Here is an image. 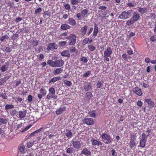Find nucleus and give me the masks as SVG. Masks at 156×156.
Segmentation results:
<instances>
[{
	"instance_id": "1",
	"label": "nucleus",
	"mask_w": 156,
	"mask_h": 156,
	"mask_svg": "<svg viewBox=\"0 0 156 156\" xmlns=\"http://www.w3.org/2000/svg\"><path fill=\"white\" fill-rule=\"evenodd\" d=\"M47 63L53 67H61L64 65V62L62 59H60L56 60L55 61L52 60H48Z\"/></svg>"
},
{
	"instance_id": "2",
	"label": "nucleus",
	"mask_w": 156,
	"mask_h": 156,
	"mask_svg": "<svg viewBox=\"0 0 156 156\" xmlns=\"http://www.w3.org/2000/svg\"><path fill=\"white\" fill-rule=\"evenodd\" d=\"M140 14L137 11H135L133 12L132 17L129 20L126 21V25L128 26L131 24H133L135 22L138 21L140 19Z\"/></svg>"
},
{
	"instance_id": "3",
	"label": "nucleus",
	"mask_w": 156,
	"mask_h": 156,
	"mask_svg": "<svg viewBox=\"0 0 156 156\" xmlns=\"http://www.w3.org/2000/svg\"><path fill=\"white\" fill-rule=\"evenodd\" d=\"M112 53V50L110 47H108L104 52V58L105 61L109 62L110 59L108 57H111Z\"/></svg>"
},
{
	"instance_id": "4",
	"label": "nucleus",
	"mask_w": 156,
	"mask_h": 156,
	"mask_svg": "<svg viewBox=\"0 0 156 156\" xmlns=\"http://www.w3.org/2000/svg\"><path fill=\"white\" fill-rule=\"evenodd\" d=\"M66 39L69 40L68 44L69 45H74L76 42V37L73 34H70L69 36L66 37Z\"/></svg>"
},
{
	"instance_id": "5",
	"label": "nucleus",
	"mask_w": 156,
	"mask_h": 156,
	"mask_svg": "<svg viewBox=\"0 0 156 156\" xmlns=\"http://www.w3.org/2000/svg\"><path fill=\"white\" fill-rule=\"evenodd\" d=\"M83 122L84 124H86L88 125H91L94 124V120L90 118L84 119L83 120Z\"/></svg>"
},
{
	"instance_id": "6",
	"label": "nucleus",
	"mask_w": 156,
	"mask_h": 156,
	"mask_svg": "<svg viewBox=\"0 0 156 156\" xmlns=\"http://www.w3.org/2000/svg\"><path fill=\"white\" fill-rule=\"evenodd\" d=\"M130 12L123 11L119 16V18L121 19H127L130 16Z\"/></svg>"
},
{
	"instance_id": "7",
	"label": "nucleus",
	"mask_w": 156,
	"mask_h": 156,
	"mask_svg": "<svg viewBox=\"0 0 156 156\" xmlns=\"http://www.w3.org/2000/svg\"><path fill=\"white\" fill-rule=\"evenodd\" d=\"M73 147L76 149H80L81 146L80 142L78 140H72V141Z\"/></svg>"
},
{
	"instance_id": "8",
	"label": "nucleus",
	"mask_w": 156,
	"mask_h": 156,
	"mask_svg": "<svg viewBox=\"0 0 156 156\" xmlns=\"http://www.w3.org/2000/svg\"><path fill=\"white\" fill-rule=\"evenodd\" d=\"M58 45L55 43H50L49 44L47 48L48 51H50L51 49H57L58 48Z\"/></svg>"
},
{
	"instance_id": "9",
	"label": "nucleus",
	"mask_w": 156,
	"mask_h": 156,
	"mask_svg": "<svg viewBox=\"0 0 156 156\" xmlns=\"http://www.w3.org/2000/svg\"><path fill=\"white\" fill-rule=\"evenodd\" d=\"M9 62H6L0 68V69L2 73H3L8 70L9 66Z\"/></svg>"
},
{
	"instance_id": "10",
	"label": "nucleus",
	"mask_w": 156,
	"mask_h": 156,
	"mask_svg": "<svg viewBox=\"0 0 156 156\" xmlns=\"http://www.w3.org/2000/svg\"><path fill=\"white\" fill-rule=\"evenodd\" d=\"M101 137L102 139L106 140H107L109 143H111L112 142V140L111 139L110 136L108 133H103Z\"/></svg>"
},
{
	"instance_id": "11",
	"label": "nucleus",
	"mask_w": 156,
	"mask_h": 156,
	"mask_svg": "<svg viewBox=\"0 0 156 156\" xmlns=\"http://www.w3.org/2000/svg\"><path fill=\"white\" fill-rule=\"evenodd\" d=\"M133 91L134 93L139 96H141L142 95V93L141 89L138 87L133 88Z\"/></svg>"
},
{
	"instance_id": "12",
	"label": "nucleus",
	"mask_w": 156,
	"mask_h": 156,
	"mask_svg": "<svg viewBox=\"0 0 156 156\" xmlns=\"http://www.w3.org/2000/svg\"><path fill=\"white\" fill-rule=\"evenodd\" d=\"M92 144L93 146H101L103 143L100 140H97L95 139H92L91 140Z\"/></svg>"
},
{
	"instance_id": "13",
	"label": "nucleus",
	"mask_w": 156,
	"mask_h": 156,
	"mask_svg": "<svg viewBox=\"0 0 156 156\" xmlns=\"http://www.w3.org/2000/svg\"><path fill=\"white\" fill-rule=\"evenodd\" d=\"M145 102L148 104L150 108H152L154 107V103L151 99H145Z\"/></svg>"
},
{
	"instance_id": "14",
	"label": "nucleus",
	"mask_w": 156,
	"mask_h": 156,
	"mask_svg": "<svg viewBox=\"0 0 156 156\" xmlns=\"http://www.w3.org/2000/svg\"><path fill=\"white\" fill-rule=\"evenodd\" d=\"M19 118L20 119L24 118L26 115L27 113V111L25 110H23V111L21 110L19 111Z\"/></svg>"
},
{
	"instance_id": "15",
	"label": "nucleus",
	"mask_w": 156,
	"mask_h": 156,
	"mask_svg": "<svg viewBox=\"0 0 156 156\" xmlns=\"http://www.w3.org/2000/svg\"><path fill=\"white\" fill-rule=\"evenodd\" d=\"M99 32L97 24L95 23L94 24V31L92 34V35L94 37H96Z\"/></svg>"
},
{
	"instance_id": "16",
	"label": "nucleus",
	"mask_w": 156,
	"mask_h": 156,
	"mask_svg": "<svg viewBox=\"0 0 156 156\" xmlns=\"http://www.w3.org/2000/svg\"><path fill=\"white\" fill-rule=\"evenodd\" d=\"M61 55L65 57L69 58L70 57V54L69 51L67 50H64L61 53Z\"/></svg>"
},
{
	"instance_id": "17",
	"label": "nucleus",
	"mask_w": 156,
	"mask_h": 156,
	"mask_svg": "<svg viewBox=\"0 0 156 156\" xmlns=\"http://www.w3.org/2000/svg\"><path fill=\"white\" fill-rule=\"evenodd\" d=\"M81 154L87 156H89L91 155V152L87 149L84 148L81 151Z\"/></svg>"
},
{
	"instance_id": "18",
	"label": "nucleus",
	"mask_w": 156,
	"mask_h": 156,
	"mask_svg": "<svg viewBox=\"0 0 156 156\" xmlns=\"http://www.w3.org/2000/svg\"><path fill=\"white\" fill-rule=\"evenodd\" d=\"M88 26H85L82 27L80 30V34L82 36H84L85 35L87 31Z\"/></svg>"
},
{
	"instance_id": "19",
	"label": "nucleus",
	"mask_w": 156,
	"mask_h": 156,
	"mask_svg": "<svg viewBox=\"0 0 156 156\" xmlns=\"http://www.w3.org/2000/svg\"><path fill=\"white\" fill-rule=\"evenodd\" d=\"M68 22V23L72 26H75L76 24V20L72 17L69 18Z\"/></svg>"
},
{
	"instance_id": "20",
	"label": "nucleus",
	"mask_w": 156,
	"mask_h": 156,
	"mask_svg": "<svg viewBox=\"0 0 156 156\" xmlns=\"http://www.w3.org/2000/svg\"><path fill=\"white\" fill-rule=\"evenodd\" d=\"M147 10V7L143 8L141 7H139L138 9V11L141 14H143L146 13Z\"/></svg>"
},
{
	"instance_id": "21",
	"label": "nucleus",
	"mask_w": 156,
	"mask_h": 156,
	"mask_svg": "<svg viewBox=\"0 0 156 156\" xmlns=\"http://www.w3.org/2000/svg\"><path fill=\"white\" fill-rule=\"evenodd\" d=\"M71 27L67 23L62 24L61 25L60 28L62 30H67L70 29Z\"/></svg>"
},
{
	"instance_id": "22",
	"label": "nucleus",
	"mask_w": 156,
	"mask_h": 156,
	"mask_svg": "<svg viewBox=\"0 0 156 156\" xmlns=\"http://www.w3.org/2000/svg\"><path fill=\"white\" fill-rule=\"evenodd\" d=\"M92 41L93 40L91 39L89 40L88 38H86L83 40V44L84 45L87 44H90Z\"/></svg>"
},
{
	"instance_id": "23",
	"label": "nucleus",
	"mask_w": 156,
	"mask_h": 156,
	"mask_svg": "<svg viewBox=\"0 0 156 156\" xmlns=\"http://www.w3.org/2000/svg\"><path fill=\"white\" fill-rule=\"evenodd\" d=\"M92 86L90 83H87L84 87V89L86 91H88L90 90H92Z\"/></svg>"
},
{
	"instance_id": "24",
	"label": "nucleus",
	"mask_w": 156,
	"mask_h": 156,
	"mask_svg": "<svg viewBox=\"0 0 156 156\" xmlns=\"http://www.w3.org/2000/svg\"><path fill=\"white\" fill-rule=\"evenodd\" d=\"M61 80V77L60 76L53 77L49 81V83H50L52 82L54 83L58 80Z\"/></svg>"
},
{
	"instance_id": "25",
	"label": "nucleus",
	"mask_w": 156,
	"mask_h": 156,
	"mask_svg": "<svg viewBox=\"0 0 156 156\" xmlns=\"http://www.w3.org/2000/svg\"><path fill=\"white\" fill-rule=\"evenodd\" d=\"M65 135L69 138H71L73 136V133L71 130H67L65 133Z\"/></svg>"
},
{
	"instance_id": "26",
	"label": "nucleus",
	"mask_w": 156,
	"mask_h": 156,
	"mask_svg": "<svg viewBox=\"0 0 156 156\" xmlns=\"http://www.w3.org/2000/svg\"><path fill=\"white\" fill-rule=\"evenodd\" d=\"M86 98L88 100V101H90V99L93 97V95L92 93L91 92H87L85 95Z\"/></svg>"
},
{
	"instance_id": "27",
	"label": "nucleus",
	"mask_w": 156,
	"mask_h": 156,
	"mask_svg": "<svg viewBox=\"0 0 156 156\" xmlns=\"http://www.w3.org/2000/svg\"><path fill=\"white\" fill-rule=\"evenodd\" d=\"M63 71V69L59 68H57L55 70H54L53 72V73L55 75L59 74L62 73Z\"/></svg>"
},
{
	"instance_id": "28",
	"label": "nucleus",
	"mask_w": 156,
	"mask_h": 156,
	"mask_svg": "<svg viewBox=\"0 0 156 156\" xmlns=\"http://www.w3.org/2000/svg\"><path fill=\"white\" fill-rule=\"evenodd\" d=\"M40 92L41 94H42L43 96H45L47 94L46 90L43 87H42L40 90Z\"/></svg>"
},
{
	"instance_id": "29",
	"label": "nucleus",
	"mask_w": 156,
	"mask_h": 156,
	"mask_svg": "<svg viewBox=\"0 0 156 156\" xmlns=\"http://www.w3.org/2000/svg\"><path fill=\"white\" fill-rule=\"evenodd\" d=\"M31 42L32 43L33 46H37L38 44V41L35 38H33Z\"/></svg>"
},
{
	"instance_id": "30",
	"label": "nucleus",
	"mask_w": 156,
	"mask_h": 156,
	"mask_svg": "<svg viewBox=\"0 0 156 156\" xmlns=\"http://www.w3.org/2000/svg\"><path fill=\"white\" fill-rule=\"evenodd\" d=\"M95 111H90L88 112V114L90 115V116L91 117L95 118L96 117Z\"/></svg>"
},
{
	"instance_id": "31",
	"label": "nucleus",
	"mask_w": 156,
	"mask_h": 156,
	"mask_svg": "<svg viewBox=\"0 0 156 156\" xmlns=\"http://www.w3.org/2000/svg\"><path fill=\"white\" fill-rule=\"evenodd\" d=\"M87 48L90 51H93L95 50V47L92 44L88 45Z\"/></svg>"
},
{
	"instance_id": "32",
	"label": "nucleus",
	"mask_w": 156,
	"mask_h": 156,
	"mask_svg": "<svg viewBox=\"0 0 156 156\" xmlns=\"http://www.w3.org/2000/svg\"><path fill=\"white\" fill-rule=\"evenodd\" d=\"M47 97L48 99L52 98L54 99H56L57 98V96L55 95L54 94H52L49 93L48 94Z\"/></svg>"
},
{
	"instance_id": "33",
	"label": "nucleus",
	"mask_w": 156,
	"mask_h": 156,
	"mask_svg": "<svg viewBox=\"0 0 156 156\" xmlns=\"http://www.w3.org/2000/svg\"><path fill=\"white\" fill-rule=\"evenodd\" d=\"M146 141V140H141L140 142V147H144Z\"/></svg>"
},
{
	"instance_id": "34",
	"label": "nucleus",
	"mask_w": 156,
	"mask_h": 156,
	"mask_svg": "<svg viewBox=\"0 0 156 156\" xmlns=\"http://www.w3.org/2000/svg\"><path fill=\"white\" fill-rule=\"evenodd\" d=\"M129 147L132 148L134 147L136 145L135 140H131L129 143Z\"/></svg>"
},
{
	"instance_id": "35",
	"label": "nucleus",
	"mask_w": 156,
	"mask_h": 156,
	"mask_svg": "<svg viewBox=\"0 0 156 156\" xmlns=\"http://www.w3.org/2000/svg\"><path fill=\"white\" fill-rule=\"evenodd\" d=\"M80 0H71L70 3L71 5H74L80 3Z\"/></svg>"
},
{
	"instance_id": "36",
	"label": "nucleus",
	"mask_w": 156,
	"mask_h": 156,
	"mask_svg": "<svg viewBox=\"0 0 156 156\" xmlns=\"http://www.w3.org/2000/svg\"><path fill=\"white\" fill-rule=\"evenodd\" d=\"M63 83L65 84L68 87H70L72 84V83L71 81H69L66 80H64Z\"/></svg>"
},
{
	"instance_id": "37",
	"label": "nucleus",
	"mask_w": 156,
	"mask_h": 156,
	"mask_svg": "<svg viewBox=\"0 0 156 156\" xmlns=\"http://www.w3.org/2000/svg\"><path fill=\"white\" fill-rule=\"evenodd\" d=\"M14 106L12 105L7 104L5 105V108L6 110L14 108Z\"/></svg>"
},
{
	"instance_id": "38",
	"label": "nucleus",
	"mask_w": 156,
	"mask_h": 156,
	"mask_svg": "<svg viewBox=\"0 0 156 156\" xmlns=\"http://www.w3.org/2000/svg\"><path fill=\"white\" fill-rule=\"evenodd\" d=\"M3 92H4V91ZM0 96L4 99H6L8 98L5 92H1L0 94Z\"/></svg>"
},
{
	"instance_id": "39",
	"label": "nucleus",
	"mask_w": 156,
	"mask_h": 156,
	"mask_svg": "<svg viewBox=\"0 0 156 156\" xmlns=\"http://www.w3.org/2000/svg\"><path fill=\"white\" fill-rule=\"evenodd\" d=\"M88 10L87 9H83L81 11V14L83 16H85L88 13Z\"/></svg>"
},
{
	"instance_id": "40",
	"label": "nucleus",
	"mask_w": 156,
	"mask_h": 156,
	"mask_svg": "<svg viewBox=\"0 0 156 156\" xmlns=\"http://www.w3.org/2000/svg\"><path fill=\"white\" fill-rule=\"evenodd\" d=\"M49 93L51 94H52L55 95V89L53 87H51L49 88L48 90Z\"/></svg>"
},
{
	"instance_id": "41",
	"label": "nucleus",
	"mask_w": 156,
	"mask_h": 156,
	"mask_svg": "<svg viewBox=\"0 0 156 156\" xmlns=\"http://www.w3.org/2000/svg\"><path fill=\"white\" fill-rule=\"evenodd\" d=\"M42 9L41 7H38L35 10V14H40V13L42 11Z\"/></svg>"
},
{
	"instance_id": "42",
	"label": "nucleus",
	"mask_w": 156,
	"mask_h": 156,
	"mask_svg": "<svg viewBox=\"0 0 156 156\" xmlns=\"http://www.w3.org/2000/svg\"><path fill=\"white\" fill-rule=\"evenodd\" d=\"M67 43L66 41H61L59 43V46L60 47H62L65 46Z\"/></svg>"
},
{
	"instance_id": "43",
	"label": "nucleus",
	"mask_w": 156,
	"mask_h": 156,
	"mask_svg": "<svg viewBox=\"0 0 156 156\" xmlns=\"http://www.w3.org/2000/svg\"><path fill=\"white\" fill-rule=\"evenodd\" d=\"M17 111L15 109L11 110L10 111V114L12 116H14L16 115Z\"/></svg>"
},
{
	"instance_id": "44",
	"label": "nucleus",
	"mask_w": 156,
	"mask_h": 156,
	"mask_svg": "<svg viewBox=\"0 0 156 156\" xmlns=\"http://www.w3.org/2000/svg\"><path fill=\"white\" fill-rule=\"evenodd\" d=\"M73 151V149L72 148H68L66 150V152L68 154H72Z\"/></svg>"
},
{
	"instance_id": "45",
	"label": "nucleus",
	"mask_w": 156,
	"mask_h": 156,
	"mask_svg": "<svg viewBox=\"0 0 156 156\" xmlns=\"http://www.w3.org/2000/svg\"><path fill=\"white\" fill-rule=\"evenodd\" d=\"M91 73V71L90 70L87 71L85 74L83 75V77H86L88 76Z\"/></svg>"
},
{
	"instance_id": "46",
	"label": "nucleus",
	"mask_w": 156,
	"mask_h": 156,
	"mask_svg": "<svg viewBox=\"0 0 156 156\" xmlns=\"http://www.w3.org/2000/svg\"><path fill=\"white\" fill-rule=\"evenodd\" d=\"M9 37L7 35H5L2 36L0 38V41H3L5 39H8Z\"/></svg>"
},
{
	"instance_id": "47",
	"label": "nucleus",
	"mask_w": 156,
	"mask_h": 156,
	"mask_svg": "<svg viewBox=\"0 0 156 156\" xmlns=\"http://www.w3.org/2000/svg\"><path fill=\"white\" fill-rule=\"evenodd\" d=\"M7 122L6 120L2 118H0V124L2 123L6 124Z\"/></svg>"
},
{
	"instance_id": "48",
	"label": "nucleus",
	"mask_w": 156,
	"mask_h": 156,
	"mask_svg": "<svg viewBox=\"0 0 156 156\" xmlns=\"http://www.w3.org/2000/svg\"><path fill=\"white\" fill-rule=\"evenodd\" d=\"M127 5L129 7H134L136 6V4L135 3L129 2L127 4Z\"/></svg>"
},
{
	"instance_id": "49",
	"label": "nucleus",
	"mask_w": 156,
	"mask_h": 156,
	"mask_svg": "<svg viewBox=\"0 0 156 156\" xmlns=\"http://www.w3.org/2000/svg\"><path fill=\"white\" fill-rule=\"evenodd\" d=\"M147 136H147V135H146L145 133H143L142 135V139L141 140H147Z\"/></svg>"
},
{
	"instance_id": "50",
	"label": "nucleus",
	"mask_w": 156,
	"mask_h": 156,
	"mask_svg": "<svg viewBox=\"0 0 156 156\" xmlns=\"http://www.w3.org/2000/svg\"><path fill=\"white\" fill-rule=\"evenodd\" d=\"M80 60L81 61L84 62L85 63H87L88 61L87 58L86 57H83L81 58Z\"/></svg>"
},
{
	"instance_id": "51",
	"label": "nucleus",
	"mask_w": 156,
	"mask_h": 156,
	"mask_svg": "<svg viewBox=\"0 0 156 156\" xmlns=\"http://www.w3.org/2000/svg\"><path fill=\"white\" fill-rule=\"evenodd\" d=\"M34 142L33 141V142H29L27 143V147L28 148H30L31 147H32L34 145Z\"/></svg>"
},
{
	"instance_id": "52",
	"label": "nucleus",
	"mask_w": 156,
	"mask_h": 156,
	"mask_svg": "<svg viewBox=\"0 0 156 156\" xmlns=\"http://www.w3.org/2000/svg\"><path fill=\"white\" fill-rule=\"evenodd\" d=\"M65 9L67 10H69L70 9V5L68 4H66L64 5Z\"/></svg>"
},
{
	"instance_id": "53",
	"label": "nucleus",
	"mask_w": 156,
	"mask_h": 156,
	"mask_svg": "<svg viewBox=\"0 0 156 156\" xmlns=\"http://www.w3.org/2000/svg\"><path fill=\"white\" fill-rule=\"evenodd\" d=\"M25 149V147L24 146H22L20 147L19 148V151L21 153H23Z\"/></svg>"
},
{
	"instance_id": "54",
	"label": "nucleus",
	"mask_w": 156,
	"mask_h": 156,
	"mask_svg": "<svg viewBox=\"0 0 156 156\" xmlns=\"http://www.w3.org/2000/svg\"><path fill=\"white\" fill-rule=\"evenodd\" d=\"M150 40L153 42H156V35L151 37Z\"/></svg>"
},
{
	"instance_id": "55",
	"label": "nucleus",
	"mask_w": 156,
	"mask_h": 156,
	"mask_svg": "<svg viewBox=\"0 0 156 156\" xmlns=\"http://www.w3.org/2000/svg\"><path fill=\"white\" fill-rule=\"evenodd\" d=\"M62 112V110L60 108L58 109L56 112V114L57 115L61 114Z\"/></svg>"
},
{
	"instance_id": "56",
	"label": "nucleus",
	"mask_w": 156,
	"mask_h": 156,
	"mask_svg": "<svg viewBox=\"0 0 156 156\" xmlns=\"http://www.w3.org/2000/svg\"><path fill=\"white\" fill-rule=\"evenodd\" d=\"M151 18L154 20L155 19V14L154 13H151L150 14Z\"/></svg>"
},
{
	"instance_id": "57",
	"label": "nucleus",
	"mask_w": 156,
	"mask_h": 156,
	"mask_svg": "<svg viewBox=\"0 0 156 156\" xmlns=\"http://www.w3.org/2000/svg\"><path fill=\"white\" fill-rule=\"evenodd\" d=\"M31 126H32L31 125H30L27 126L23 130H22V132H23L25 131H27L29 129H30Z\"/></svg>"
},
{
	"instance_id": "58",
	"label": "nucleus",
	"mask_w": 156,
	"mask_h": 156,
	"mask_svg": "<svg viewBox=\"0 0 156 156\" xmlns=\"http://www.w3.org/2000/svg\"><path fill=\"white\" fill-rule=\"evenodd\" d=\"M33 97L31 95H29L27 97V100L29 102H31L32 101Z\"/></svg>"
},
{
	"instance_id": "59",
	"label": "nucleus",
	"mask_w": 156,
	"mask_h": 156,
	"mask_svg": "<svg viewBox=\"0 0 156 156\" xmlns=\"http://www.w3.org/2000/svg\"><path fill=\"white\" fill-rule=\"evenodd\" d=\"M103 85V84L100 82H98L96 84V86L97 88H100Z\"/></svg>"
},
{
	"instance_id": "60",
	"label": "nucleus",
	"mask_w": 156,
	"mask_h": 156,
	"mask_svg": "<svg viewBox=\"0 0 156 156\" xmlns=\"http://www.w3.org/2000/svg\"><path fill=\"white\" fill-rule=\"evenodd\" d=\"M122 57L126 61L128 60L127 55L125 53H123L122 55Z\"/></svg>"
},
{
	"instance_id": "61",
	"label": "nucleus",
	"mask_w": 156,
	"mask_h": 156,
	"mask_svg": "<svg viewBox=\"0 0 156 156\" xmlns=\"http://www.w3.org/2000/svg\"><path fill=\"white\" fill-rule=\"evenodd\" d=\"M112 154L113 156H116L117 155V153L115 152L114 149H112L111 150Z\"/></svg>"
},
{
	"instance_id": "62",
	"label": "nucleus",
	"mask_w": 156,
	"mask_h": 156,
	"mask_svg": "<svg viewBox=\"0 0 156 156\" xmlns=\"http://www.w3.org/2000/svg\"><path fill=\"white\" fill-rule=\"evenodd\" d=\"M107 8V7L106 6H101L99 7L98 9L101 10H105Z\"/></svg>"
},
{
	"instance_id": "63",
	"label": "nucleus",
	"mask_w": 156,
	"mask_h": 156,
	"mask_svg": "<svg viewBox=\"0 0 156 156\" xmlns=\"http://www.w3.org/2000/svg\"><path fill=\"white\" fill-rule=\"evenodd\" d=\"M69 51L70 52L73 53L76 51V48L75 47H73L70 49Z\"/></svg>"
},
{
	"instance_id": "64",
	"label": "nucleus",
	"mask_w": 156,
	"mask_h": 156,
	"mask_svg": "<svg viewBox=\"0 0 156 156\" xmlns=\"http://www.w3.org/2000/svg\"><path fill=\"white\" fill-rule=\"evenodd\" d=\"M130 140H136V136L134 135H130Z\"/></svg>"
}]
</instances>
